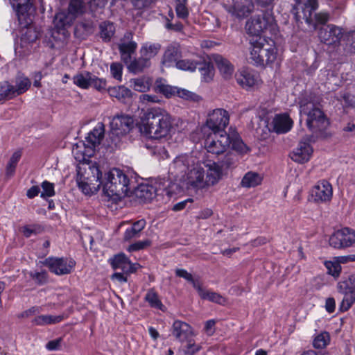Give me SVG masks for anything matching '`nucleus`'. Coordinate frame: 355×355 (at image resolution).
<instances>
[{
	"label": "nucleus",
	"instance_id": "obj_1",
	"mask_svg": "<svg viewBox=\"0 0 355 355\" xmlns=\"http://www.w3.org/2000/svg\"><path fill=\"white\" fill-rule=\"evenodd\" d=\"M172 128L169 114L159 108H153L145 114L141 130L147 137L159 139L168 136Z\"/></svg>",
	"mask_w": 355,
	"mask_h": 355
},
{
	"label": "nucleus",
	"instance_id": "obj_2",
	"mask_svg": "<svg viewBox=\"0 0 355 355\" xmlns=\"http://www.w3.org/2000/svg\"><path fill=\"white\" fill-rule=\"evenodd\" d=\"M250 60L256 66H264L275 62L277 49L275 42L265 37H256L250 40Z\"/></svg>",
	"mask_w": 355,
	"mask_h": 355
},
{
	"label": "nucleus",
	"instance_id": "obj_3",
	"mask_svg": "<svg viewBox=\"0 0 355 355\" xmlns=\"http://www.w3.org/2000/svg\"><path fill=\"white\" fill-rule=\"evenodd\" d=\"M300 114L307 116L306 123L310 131L316 135L322 134L329 126V120L318 105L312 101L302 100Z\"/></svg>",
	"mask_w": 355,
	"mask_h": 355
},
{
	"label": "nucleus",
	"instance_id": "obj_4",
	"mask_svg": "<svg viewBox=\"0 0 355 355\" xmlns=\"http://www.w3.org/2000/svg\"><path fill=\"white\" fill-rule=\"evenodd\" d=\"M103 190L108 196L121 198L126 196L130 191V180L120 169L112 168L103 177Z\"/></svg>",
	"mask_w": 355,
	"mask_h": 355
},
{
	"label": "nucleus",
	"instance_id": "obj_5",
	"mask_svg": "<svg viewBox=\"0 0 355 355\" xmlns=\"http://www.w3.org/2000/svg\"><path fill=\"white\" fill-rule=\"evenodd\" d=\"M81 171V167H79L76 182L83 193L90 195L97 192L101 187H103V178L98 166L96 164L88 165L87 169L84 168L85 173Z\"/></svg>",
	"mask_w": 355,
	"mask_h": 355
},
{
	"label": "nucleus",
	"instance_id": "obj_6",
	"mask_svg": "<svg viewBox=\"0 0 355 355\" xmlns=\"http://www.w3.org/2000/svg\"><path fill=\"white\" fill-rule=\"evenodd\" d=\"M276 21L272 13V9L262 12L250 18L245 24V29L248 33L260 37L259 35L264 31L272 32L276 28Z\"/></svg>",
	"mask_w": 355,
	"mask_h": 355
},
{
	"label": "nucleus",
	"instance_id": "obj_7",
	"mask_svg": "<svg viewBox=\"0 0 355 355\" xmlns=\"http://www.w3.org/2000/svg\"><path fill=\"white\" fill-rule=\"evenodd\" d=\"M228 112L223 109H216L209 114L206 125L202 128V132L205 135L208 130L211 133H226L225 128L229 123Z\"/></svg>",
	"mask_w": 355,
	"mask_h": 355
},
{
	"label": "nucleus",
	"instance_id": "obj_8",
	"mask_svg": "<svg viewBox=\"0 0 355 355\" xmlns=\"http://www.w3.org/2000/svg\"><path fill=\"white\" fill-rule=\"evenodd\" d=\"M84 9L81 0H71L68 8V13L64 12L56 14L54 19L55 26L58 28L70 26L77 15L83 12Z\"/></svg>",
	"mask_w": 355,
	"mask_h": 355
},
{
	"label": "nucleus",
	"instance_id": "obj_9",
	"mask_svg": "<svg viewBox=\"0 0 355 355\" xmlns=\"http://www.w3.org/2000/svg\"><path fill=\"white\" fill-rule=\"evenodd\" d=\"M43 264L51 272L57 275H64L71 272L76 266V262L72 259L51 257L46 258L44 261Z\"/></svg>",
	"mask_w": 355,
	"mask_h": 355
},
{
	"label": "nucleus",
	"instance_id": "obj_10",
	"mask_svg": "<svg viewBox=\"0 0 355 355\" xmlns=\"http://www.w3.org/2000/svg\"><path fill=\"white\" fill-rule=\"evenodd\" d=\"M230 145V137L227 133H209L205 141V146L209 153L219 155Z\"/></svg>",
	"mask_w": 355,
	"mask_h": 355
},
{
	"label": "nucleus",
	"instance_id": "obj_11",
	"mask_svg": "<svg viewBox=\"0 0 355 355\" xmlns=\"http://www.w3.org/2000/svg\"><path fill=\"white\" fill-rule=\"evenodd\" d=\"M329 242L336 249L349 247L355 243V230L349 227L339 230L330 236Z\"/></svg>",
	"mask_w": 355,
	"mask_h": 355
},
{
	"label": "nucleus",
	"instance_id": "obj_12",
	"mask_svg": "<svg viewBox=\"0 0 355 355\" xmlns=\"http://www.w3.org/2000/svg\"><path fill=\"white\" fill-rule=\"evenodd\" d=\"M332 196V186L326 180L318 182L310 191L311 200L317 203L329 202L331 200Z\"/></svg>",
	"mask_w": 355,
	"mask_h": 355
},
{
	"label": "nucleus",
	"instance_id": "obj_13",
	"mask_svg": "<svg viewBox=\"0 0 355 355\" xmlns=\"http://www.w3.org/2000/svg\"><path fill=\"white\" fill-rule=\"evenodd\" d=\"M227 12L239 19L247 17L254 10L252 0H232V3L223 6Z\"/></svg>",
	"mask_w": 355,
	"mask_h": 355
},
{
	"label": "nucleus",
	"instance_id": "obj_14",
	"mask_svg": "<svg viewBox=\"0 0 355 355\" xmlns=\"http://www.w3.org/2000/svg\"><path fill=\"white\" fill-rule=\"evenodd\" d=\"M318 7V0H307L300 8H296V12H294L295 22L302 24V20H304V23L308 24L310 27L314 28L312 15Z\"/></svg>",
	"mask_w": 355,
	"mask_h": 355
},
{
	"label": "nucleus",
	"instance_id": "obj_15",
	"mask_svg": "<svg viewBox=\"0 0 355 355\" xmlns=\"http://www.w3.org/2000/svg\"><path fill=\"white\" fill-rule=\"evenodd\" d=\"M183 178L188 187L193 189H201L207 188L205 171L200 165L195 164Z\"/></svg>",
	"mask_w": 355,
	"mask_h": 355
},
{
	"label": "nucleus",
	"instance_id": "obj_16",
	"mask_svg": "<svg viewBox=\"0 0 355 355\" xmlns=\"http://www.w3.org/2000/svg\"><path fill=\"white\" fill-rule=\"evenodd\" d=\"M195 159L190 155H184L177 157L170 166L175 176L184 178L188 171L195 165Z\"/></svg>",
	"mask_w": 355,
	"mask_h": 355
},
{
	"label": "nucleus",
	"instance_id": "obj_17",
	"mask_svg": "<svg viewBox=\"0 0 355 355\" xmlns=\"http://www.w3.org/2000/svg\"><path fill=\"white\" fill-rule=\"evenodd\" d=\"M343 35V29L334 24H329L326 27H322L318 32L320 40L327 44L338 43Z\"/></svg>",
	"mask_w": 355,
	"mask_h": 355
},
{
	"label": "nucleus",
	"instance_id": "obj_18",
	"mask_svg": "<svg viewBox=\"0 0 355 355\" xmlns=\"http://www.w3.org/2000/svg\"><path fill=\"white\" fill-rule=\"evenodd\" d=\"M133 119L128 115L114 116L110 122V128L113 135L116 136L127 134L132 128Z\"/></svg>",
	"mask_w": 355,
	"mask_h": 355
},
{
	"label": "nucleus",
	"instance_id": "obj_19",
	"mask_svg": "<svg viewBox=\"0 0 355 355\" xmlns=\"http://www.w3.org/2000/svg\"><path fill=\"white\" fill-rule=\"evenodd\" d=\"M236 80L239 85L245 89L257 87L261 82L259 75L253 71L243 69L236 74Z\"/></svg>",
	"mask_w": 355,
	"mask_h": 355
},
{
	"label": "nucleus",
	"instance_id": "obj_20",
	"mask_svg": "<svg viewBox=\"0 0 355 355\" xmlns=\"http://www.w3.org/2000/svg\"><path fill=\"white\" fill-rule=\"evenodd\" d=\"M172 335L180 342L184 343L194 335L192 327L187 322L175 320L171 329Z\"/></svg>",
	"mask_w": 355,
	"mask_h": 355
},
{
	"label": "nucleus",
	"instance_id": "obj_21",
	"mask_svg": "<svg viewBox=\"0 0 355 355\" xmlns=\"http://www.w3.org/2000/svg\"><path fill=\"white\" fill-rule=\"evenodd\" d=\"M114 270H121L125 273H132L136 271V265L132 263L129 259L123 253L115 255L110 259Z\"/></svg>",
	"mask_w": 355,
	"mask_h": 355
},
{
	"label": "nucleus",
	"instance_id": "obj_22",
	"mask_svg": "<svg viewBox=\"0 0 355 355\" xmlns=\"http://www.w3.org/2000/svg\"><path fill=\"white\" fill-rule=\"evenodd\" d=\"M313 149L307 142L300 141L297 148L291 153V158L295 162L304 163L309 160Z\"/></svg>",
	"mask_w": 355,
	"mask_h": 355
},
{
	"label": "nucleus",
	"instance_id": "obj_23",
	"mask_svg": "<svg viewBox=\"0 0 355 355\" xmlns=\"http://www.w3.org/2000/svg\"><path fill=\"white\" fill-rule=\"evenodd\" d=\"M272 130L278 134H283L288 132L293 126V121L287 114H277L272 122Z\"/></svg>",
	"mask_w": 355,
	"mask_h": 355
},
{
	"label": "nucleus",
	"instance_id": "obj_24",
	"mask_svg": "<svg viewBox=\"0 0 355 355\" xmlns=\"http://www.w3.org/2000/svg\"><path fill=\"white\" fill-rule=\"evenodd\" d=\"M181 56L180 47L178 44H170L166 49L162 63L166 67H171L173 64H176V62Z\"/></svg>",
	"mask_w": 355,
	"mask_h": 355
},
{
	"label": "nucleus",
	"instance_id": "obj_25",
	"mask_svg": "<svg viewBox=\"0 0 355 355\" xmlns=\"http://www.w3.org/2000/svg\"><path fill=\"white\" fill-rule=\"evenodd\" d=\"M208 167L205 179L206 187L214 186L217 184L222 178L223 169L219 164L213 162L207 164Z\"/></svg>",
	"mask_w": 355,
	"mask_h": 355
},
{
	"label": "nucleus",
	"instance_id": "obj_26",
	"mask_svg": "<svg viewBox=\"0 0 355 355\" xmlns=\"http://www.w3.org/2000/svg\"><path fill=\"white\" fill-rule=\"evenodd\" d=\"M214 59L223 77L225 79L230 78L234 71V66L230 62L220 55H216Z\"/></svg>",
	"mask_w": 355,
	"mask_h": 355
},
{
	"label": "nucleus",
	"instance_id": "obj_27",
	"mask_svg": "<svg viewBox=\"0 0 355 355\" xmlns=\"http://www.w3.org/2000/svg\"><path fill=\"white\" fill-rule=\"evenodd\" d=\"M104 132V125L98 123L86 137L87 145H89L90 148H94L99 144L103 138Z\"/></svg>",
	"mask_w": 355,
	"mask_h": 355
},
{
	"label": "nucleus",
	"instance_id": "obj_28",
	"mask_svg": "<svg viewBox=\"0 0 355 355\" xmlns=\"http://www.w3.org/2000/svg\"><path fill=\"white\" fill-rule=\"evenodd\" d=\"M312 19H313V22L315 25L314 28L310 27L309 26V24H306V23H305V25H304L303 23L302 24L296 23L298 28L301 29L303 31H314L316 29L317 26L318 24H324L329 21V13H327L326 12H320L315 13V14L313 12L312 15ZM303 21H304V20H302V22Z\"/></svg>",
	"mask_w": 355,
	"mask_h": 355
},
{
	"label": "nucleus",
	"instance_id": "obj_29",
	"mask_svg": "<svg viewBox=\"0 0 355 355\" xmlns=\"http://www.w3.org/2000/svg\"><path fill=\"white\" fill-rule=\"evenodd\" d=\"M107 91L111 97L116 98L121 102L125 103L132 97L131 90L123 85L110 87Z\"/></svg>",
	"mask_w": 355,
	"mask_h": 355
},
{
	"label": "nucleus",
	"instance_id": "obj_30",
	"mask_svg": "<svg viewBox=\"0 0 355 355\" xmlns=\"http://www.w3.org/2000/svg\"><path fill=\"white\" fill-rule=\"evenodd\" d=\"M197 69H198L203 81L209 83L213 79L214 69L210 62H206L203 58H199V64Z\"/></svg>",
	"mask_w": 355,
	"mask_h": 355
},
{
	"label": "nucleus",
	"instance_id": "obj_31",
	"mask_svg": "<svg viewBox=\"0 0 355 355\" xmlns=\"http://www.w3.org/2000/svg\"><path fill=\"white\" fill-rule=\"evenodd\" d=\"M146 222L144 219H140L133 223L132 225L126 229L123 234V239L126 241L133 238L138 237L140 232L146 227Z\"/></svg>",
	"mask_w": 355,
	"mask_h": 355
},
{
	"label": "nucleus",
	"instance_id": "obj_32",
	"mask_svg": "<svg viewBox=\"0 0 355 355\" xmlns=\"http://www.w3.org/2000/svg\"><path fill=\"white\" fill-rule=\"evenodd\" d=\"M94 26L92 20L84 19L76 26L75 34L78 37L84 38L94 32Z\"/></svg>",
	"mask_w": 355,
	"mask_h": 355
},
{
	"label": "nucleus",
	"instance_id": "obj_33",
	"mask_svg": "<svg viewBox=\"0 0 355 355\" xmlns=\"http://www.w3.org/2000/svg\"><path fill=\"white\" fill-rule=\"evenodd\" d=\"M99 35L100 37L105 42H110L114 35L115 26L114 24L109 21H105L99 25Z\"/></svg>",
	"mask_w": 355,
	"mask_h": 355
},
{
	"label": "nucleus",
	"instance_id": "obj_34",
	"mask_svg": "<svg viewBox=\"0 0 355 355\" xmlns=\"http://www.w3.org/2000/svg\"><path fill=\"white\" fill-rule=\"evenodd\" d=\"M150 66V61L141 55V57L134 59L128 65V70L134 73L142 72L145 69Z\"/></svg>",
	"mask_w": 355,
	"mask_h": 355
},
{
	"label": "nucleus",
	"instance_id": "obj_35",
	"mask_svg": "<svg viewBox=\"0 0 355 355\" xmlns=\"http://www.w3.org/2000/svg\"><path fill=\"white\" fill-rule=\"evenodd\" d=\"M185 342L187 344L178 349V355H195L202 349L201 345L196 343L192 338Z\"/></svg>",
	"mask_w": 355,
	"mask_h": 355
},
{
	"label": "nucleus",
	"instance_id": "obj_36",
	"mask_svg": "<svg viewBox=\"0 0 355 355\" xmlns=\"http://www.w3.org/2000/svg\"><path fill=\"white\" fill-rule=\"evenodd\" d=\"M262 182V177L257 173L249 171L243 176L241 184L245 188L254 187Z\"/></svg>",
	"mask_w": 355,
	"mask_h": 355
},
{
	"label": "nucleus",
	"instance_id": "obj_37",
	"mask_svg": "<svg viewBox=\"0 0 355 355\" xmlns=\"http://www.w3.org/2000/svg\"><path fill=\"white\" fill-rule=\"evenodd\" d=\"M136 195L138 198L147 202L150 201L157 196V191L152 186L142 185L136 190Z\"/></svg>",
	"mask_w": 355,
	"mask_h": 355
},
{
	"label": "nucleus",
	"instance_id": "obj_38",
	"mask_svg": "<svg viewBox=\"0 0 355 355\" xmlns=\"http://www.w3.org/2000/svg\"><path fill=\"white\" fill-rule=\"evenodd\" d=\"M161 45L158 43H146L141 46L140 53L145 58L148 59V61H150L151 58L159 53Z\"/></svg>",
	"mask_w": 355,
	"mask_h": 355
},
{
	"label": "nucleus",
	"instance_id": "obj_39",
	"mask_svg": "<svg viewBox=\"0 0 355 355\" xmlns=\"http://www.w3.org/2000/svg\"><path fill=\"white\" fill-rule=\"evenodd\" d=\"M238 161L239 155L235 152L230 151L218 164L223 170H227L234 168Z\"/></svg>",
	"mask_w": 355,
	"mask_h": 355
},
{
	"label": "nucleus",
	"instance_id": "obj_40",
	"mask_svg": "<svg viewBox=\"0 0 355 355\" xmlns=\"http://www.w3.org/2000/svg\"><path fill=\"white\" fill-rule=\"evenodd\" d=\"M338 292L343 295V297L340 304V310L341 311H346L349 309L352 304L355 302V292L349 290L338 291Z\"/></svg>",
	"mask_w": 355,
	"mask_h": 355
},
{
	"label": "nucleus",
	"instance_id": "obj_41",
	"mask_svg": "<svg viewBox=\"0 0 355 355\" xmlns=\"http://www.w3.org/2000/svg\"><path fill=\"white\" fill-rule=\"evenodd\" d=\"M63 317L61 315H41L34 318L33 323L35 325H46L61 322Z\"/></svg>",
	"mask_w": 355,
	"mask_h": 355
},
{
	"label": "nucleus",
	"instance_id": "obj_42",
	"mask_svg": "<svg viewBox=\"0 0 355 355\" xmlns=\"http://www.w3.org/2000/svg\"><path fill=\"white\" fill-rule=\"evenodd\" d=\"M133 89L139 92H146L149 90L152 80L148 77H141L130 80Z\"/></svg>",
	"mask_w": 355,
	"mask_h": 355
},
{
	"label": "nucleus",
	"instance_id": "obj_43",
	"mask_svg": "<svg viewBox=\"0 0 355 355\" xmlns=\"http://www.w3.org/2000/svg\"><path fill=\"white\" fill-rule=\"evenodd\" d=\"M31 80L25 76H19L16 78L15 86L12 85V90L15 93V96L21 95L26 92L31 87Z\"/></svg>",
	"mask_w": 355,
	"mask_h": 355
},
{
	"label": "nucleus",
	"instance_id": "obj_44",
	"mask_svg": "<svg viewBox=\"0 0 355 355\" xmlns=\"http://www.w3.org/2000/svg\"><path fill=\"white\" fill-rule=\"evenodd\" d=\"M199 58L200 57L180 60L176 62V67L181 70L194 71L199 64Z\"/></svg>",
	"mask_w": 355,
	"mask_h": 355
},
{
	"label": "nucleus",
	"instance_id": "obj_45",
	"mask_svg": "<svg viewBox=\"0 0 355 355\" xmlns=\"http://www.w3.org/2000/svg\"><path fill=\"white\" fill-rule=\"evenodd\" d=\"M12 8L16 10L19 21L24 17V12H27L30 8V0H10Z\"/></svg>",
	"mask_w": 355,
	"mask_h": 355
},
{
	"label": "nucleus",
	"instance_id": "obj_46",
	"mask_svg": "<svg viewBox=\"0 0 355 355\" xmlns=\"http://www.w3.org/2000/svg\"><path fill=\"white\" fill-rule=\"evenodd\" d=\"M92 75L89 72L78 73L73 76V83L81 89H88L91 86Z\"/></svg>",
	"mask_w": 355,
	"mask_h": 355
},
{
	"label": "nucleus",
	"instance_id": "obj_47",
	"mask_svg": "<svg viewBox=\"0 0 355 355\" xmlns=\"http://www.w3.org/2000/svg\"><path fill=\"white\" fill-rule=\"evenodd\" d=\"M21 153L19 150L15 152L12 155L6 168V175L7 178H10L15 174L16 166L21 158Z\"/></svg>",
	"mask_w": 355,
	"mask_h": 355
},
{
	"label": "nucleus",
	"instance_id": "obj_48",
	"mask_svg": "<svg viewBox=\"0 0 355 355\" xmlns=\"http://www.w3.org/2000/svg\"><path fill=\"white\" fill-rule=\"evenodd\" d=\"M155 90L164 95L166 98H171L175 96L177 92V87H173L168 85H165L162 81L157 80L155 85Z\"/></svg>",
	"mask_w": 355,
	"mask_h": 355
},
{
	"label": "nucleus",
	"instance_id": "obj_49",
	"mask_svg": "<svg viewBox=\"0 0 355 355\" xmlns=\"http://www.w3.org/2000/svg\"><path fill=\"white\" fill-rule=\"evenodd\" d=\"M330 342V336L328 332L324 331L317 335L313 342V347L318 349L325 347Z\"/></svg>",
	"mask_w": 355,
	"mask_h": 355
},
{
	"label": "nucleus",
	"instance_id": "obj_50",
	"mask_svg": "<svg viewBox=\"0 0 355 355\" xmlns=\"http://www.w3.org/2000/svg\"><path fill=\"white\" fill-rule=\"evenodd\" d=\"M200 297L219 304H223L225 302V299L222 295L211 291L205 290Z\"/></svg>",
	"mask_w": 355,
	"mask_h": 355
},
{
	"label": "nucleus",
	"instance_id": "obj_51",
	"mask_svg": "<svg viewBox=\"0 0 355 355\" xmlns=\"http://www.w3.org/2000/svg\"><path fill=\"white\" fill-rule=\"evenodd\" d=\"M145 300L153 308L162 310L164 306L162 302L159 300L157 294L153 290H150L146 293Z\"/></svg>",
	"mask_w": 355,
	"mask_h": 355
},
{
	"label": "nucleus",
	"instance_id": "obj_52",
	"mask_svg": "<svg viewBox=\"0 0 355 355\" xmlns=\"http://www.w3.org/2000/svg\"><path fill=\"white\" fill-rule=\"evenodd\" d=\"M345 44L344 50L347 53H355V31L345 35Z\"/></svg>",
	"mask_w": 355,
	"mask_h": 355
},
{
	"label": "nucleus",
	"instance_id": "obj_53",
	"mask_svg": "<svg viewBox=\"0 0 355 355\" xmlns=\"http://www.w3.org/2000/svg\"><path fill=\"white\" fill-rule=\"evenodd\" d=\"M13 97H15V93L12 90V85L8 82L0 83V101L10 99Z\"/></svg>",
	"mask_w": 355,
	"mask_h": 355
},
{
	"label": "nucleus",
	"instance_id": "obj_54",
	"mask_svg": "<svg viewBox=\"0 0 355 355\" xmlns=\"http://www.w3.org/2000/svg\"><path fill=\"white\" fill-rule=\"evenodd\" d=\"M43 232V228L40 225L33 224L26 225L21 227V232L26 237H30L32 235H37Z\"/></svg>",
	"mask_w": 355,
	"mask_h": 355
},
{
	"label": "nucleus",
	"instance_id": "obj_55",
	"mask_svg": "<svg viewBox=\"0 0 355 355\" xmlns=\"http://www.w3.org/2000/svg\"><path fill=\"white\" fill-rule=\"evenodd\" d=\"M349 290L355 292V274L349 276L348 279L338 284V291Z\"/></svg>",
	"mask_w": 355,
	"mask_h": 355
},
{
	"label": "nucleus",
	"instance_id": "obj_56",
	"mask_svg": "<svg viewBox=\"0 0 355 355\" xmlns=\"http://www.w3.org/2000/svg\"><path fill=\"white\" fill-rule=\"evenodd\" d=\"M230 144H232V149L240 154L245 153L248 150L243 141L237 136L232 139L230 138Z\"/></svg>",
	"mask_w": 355,
	"mask_h": 355
},
{
	"label": "nucleus",
	"instance_id": "obj_57",
	"mask_svg": "<svg viewBox=\"0 0 355 355\" xmlns=\"http://www.w3.org/2000/svg\"><path fill=\"white\" fill-rule=\"evenodd\" d=\"M175 96H178L186 100H191L193 101H198L200 97L189 90L177 87V92H175Z\"/></svg>",
	"mask_w": 355,
	"mask_h": 355
},
{
	"label": "nucleus",
	"instance_id": "obj_58",
	"mask_svg": "<svg viewBox=\"0 0 355 355\" xmlns=\"http://www.w3.org/2000/svg\"><path fill=\"white\" fill-rule=\"evenodd\" d=\"M42 191L40 194V197L46 198L48 197H52L55 195L54 184L49 182V181H44L42 183Z\"/></svg>",
	"mask_w": 355,
	"mask_h": 355
},
{
	"label": "nucleus",
	"instance_id": "obj_59",
	"mask_svg": "<svg viewBox=\"0 0 355 355\" xmlns=\"http://www.w3.org/2000/svg\"><path fill=\"white\" fill-rule=\"evenodd\" d=\"M137 47V44L132 40H130L128 42H121L119 44V52L129 53L133 54L136 51Z\"/></svg>",
	"mask_w": 355,
	"mask_h": 355
},
{
	"label": "nucleus",
	"instance_id": "obj_60",
	"mask_svg": "<svg viewBox=\"0 0 355 355\" xmlns=\"http://www.w3.org/2000/svg\"><path fill=\"white\" fill-rule=\"evenodd\" d=\"M324 266L327 269V272L329 275L334 277H338L339 275L341 270V267L338 263L327 261L324 263Z\"/></svg>",
	"mask_w": 355,
	"mask_h": 355
},
{
	"label": "nucleus",
	"instance_id": "obj_61",
	"mask_svg": "<svg viewBox=\"0 0 355 355\" xmlns=\"http://www.w3.org/2000/svg\"><path fill=\"white\" fill-rule=\"evenodd\" d=\"M110 72L114 78L121 81L123 72L122 64L119 62H113L110 66Z\"/></svg>",
	"mask_w": 355,
	"mask_h": 355
},
{
	"label": "nucleus",
	"instance_id": "obj_62",
	"mask_svg": "<svg viewBox=\"0 0 355 355\" xmlns=\"http://www.w3.org/2000/svg\"><path fill=\"white\" fill-rule=\"evenodd\" d=\"M95 88L98 91H103L106 87V80L103 78H100L94 75H92L91 86Z\"/></svg>",
	"mask_w": 355,
	"mask_h": 355
},
{
	"label": "nucleus",
	"instance_id": "obj_63",
	"mask_svg": "<svg viewBox=\"0 0 355 355\" xmlns=\"http://www.w3.org/2000/svg\"><path fill=\"white\" fill-rule=\"evenodd\" d=\"M152 154L158 157V159H166L169 157L168 151L164 146L159 145L155 146L152 150Z\"/></svg>",
	"mask_w": 355,
	"mask_h": 355
},
{
	"label": "nucleus",
	"instance_id": "obj_64",
	"mask_svg": "<svg viewBox=\"0 0 355 355\" xmlns=\"http://www.w3.org/2000/svg\"><path fill=\"white\" fill-rule=\"evenodd\" d=\"M186 5L187 3H181L176 4L175 6L177 16L182 19H187L189 16V10Z\"/></svg>",
	"mask_w": 355,
	"mask_h": 355
}]
</instances>
